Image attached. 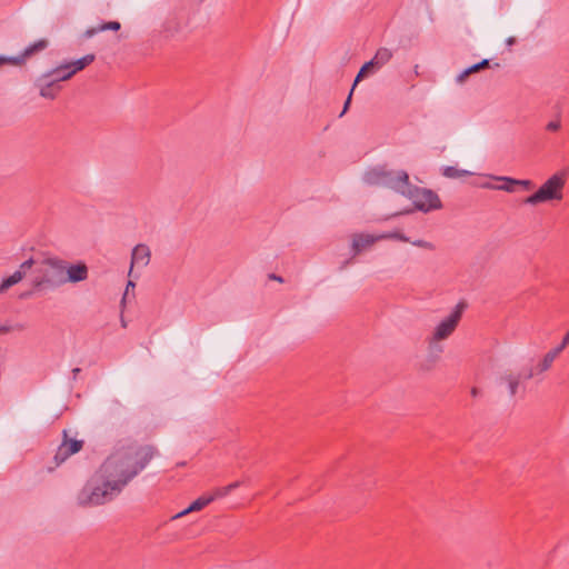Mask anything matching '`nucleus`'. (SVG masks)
<instances>
[{"label":"nucleus","mask_w":569,"mask_h":569,"mask_svg":"<svg viewBox=\"0 0 569 569\" xmlns=\"http://www.w3.org/2000/svg\"><path fill=\"white\" fill-rule=\"evenodd\" d=\"M160 455L154 445L136 441L117 448L78 495L81 506H101L119 496Z\"/></svg>","instance_id":"1"},{"label":"nucleus","mask_w":569,"mask_h":569,"mask_svg":"<svg viewBox=\"0 0 569 569\" xmlns=\"http://www.w3.org/2000/svg\"><path fill=\"white\" fill-rule=\"evenodd\" d=\"M64 260L48 257L36 260L32 271V287L36 291L52 290L63 286Z\"/></svg>","instance_id":"2"},{"label":"nucleus","mask_w":569,"mask_h":569,"mask_svg":"<svg viewBox=\"0 0 569 569\" xmlns=\"http://www.w3.org/2000/svg\"><path fill=\"white\" fill-rule=\"evenodd\" d=\"M367 182L391 189L402 196L410 186L409 174L405 170L372 169L367 173Z\"/></svg>","instance_id":"3"},{"label":"nucleus","mask_w":569,"mask_h":569,"mask_svg":"<svg viewBox=\"0 0 569 569\" xmlns=\"http://www.w3.org/2000/svg\"><path fill=\"white\" fill-rule=\"evenodd\" d=\"M566 172H557L531 196L525 199L526 204L537 206L548 201H560L563 198V189L566 186Z\"/></svg>","instance_id":"4"},{"label":"nucleus","mask_w":569,"mask_h":569,"mask_svg":"<svg viewBox=\"0 0 569 569\" xmlns=\"http://www.w3.org/2000/svg\"><path fill=\"white\" fill-rule=\"evenodd\" d=\"M405 197L412 201L413 209L405 210L401 213H411L413 210L429 212L442 207L441 200L435 191L426 188H419L411 183L408 190H406Z\"/></svg>","instance_id":"5"},{"label":"nucleus","mask_w":569,"mask_h":569,"mask_svg":"<svg viewBox=\"0 0 569 569\" xmlns=\"http://www.w3.org/2000/svg\"><path fill=\"white\" fill-rule=\"evenodd\" d=\"M465 308L466 303L459 302L453 309V311L442 321H440V323L436 327L433 335L429 340V348L431 350L436 347V343L438 341L445 340L453 333L459 321L461 320Z\"/></svg>","instance_id":"6"},{"label":"nucleus","mask_w":569,"mask_h":569,"mask_svg":"<svg viewBox=\"0 0 569 569\" xmlns=\"http://www.w3.org/2000/svg\"><path fill=\"white\" fill-rule=\"evenodd\" d=\"M82 447V440L69 439L67 430H63V441L58 447V450L53 457L56 467L64 462L70 456L79 452Z\"/></svg>","instance_id":"7"},{"label":"nucleus","mask_w":569,"mask_h":569,"mask_svg":"<svg viewBox=\"0 0 569 569\" xmlns=\"http://www.w3.org/2000/svg\"><path fill=\"white\" fill-rule=\"evenodd\" d=\"M50 74L42 73L36 79L34 86L39 89V94L44 99L53 100L61 91V84L56 83L49 78Z\"/></svg>","instance_id":"8"},{"label":"nucleus","mask_w":569,"mask_h":569,"mask_svg":"<svg viewBox=\"0 0 569 569\" xmlns=\"http://www.w3.org/2000/svg\"><path fill=\"white\" fill-rule=\"evenodd\" d=\"M88 278V267L84 262H78L76 264H68L64 260L63 263V284L67 282H80Z\"/></svg>","instance_id":"9"},{"label":"nucleus","mask_w":569,"mask_h":569,"mask_svg":"<svg viewBox=\"0 0 569 569\" xmlns=\"http://www.w3.org/2000/svg\"><path fill=\"white\" fill-rule=\"evenodd\" d=\"M49 42L47 39H39L34 43L28 46L23 52L17 57H7L8 63L13 66H21L24 61L32 57L33 54L44 50L48 47Z\"/></svg>","instance_id":"10"},{"label":"nucleus","mask_w":569,"mask_h":569,"mask_svg":"<svg viewBox=\"0 0 569 569\" xmlns=\"http://www.w3.org/2000/svg\"><path fill=\"white\" fill-rule=\"evenodd\" d=\"M34 263L36 260L33 258L23 261L17 271H14L10 277L2 280L0 284V291L7 290L10 287L14 286L16 283L20 282L27 274V271L32 269Z\"/></svg>","instance_id":"11"},{"label":"nucleus","mask_w":569,"mask_h":569,"mask_svg":"<svg viewBox=\"0 0 569 569\" xmlns=\"http://www.w3.org/2000/svg\"><path fill=\"white\" fill-rule=\"evenodd\" d=\"M558 356L559 353L555 349L548 351L542 358V360L537 365L536 369L531 368L528 370V372L525 373V380H529L533 376L549 370Z\"/></svg>","instance_id":"12"},{"label":"nucleus","mask_w":569,"mask_h":569,"mask_svg":"<svg viewBox=\"0 0 569 569\" xmlns=\"http://www.w3.org/2000/svg\"><path fill=\"white\" fill-rule=\"evenodd\" d=\"M150 261V249L146 244H137L131 253V267L129 274H131L133 266L146 267Z\"/></svg>","instance_id":"13"},{"label":"nucleus","mask_w":569,"mask_h":569,"mask_svg":"<svg viewBox=\"0 0 569 569\" xmlns=\"http://www.w3.org/2000/svg\"><path fill=\"white\" fill-rule=\"evenodd\" d=\"M522 379H525V375L522 376L521 373L506 372L500 377V382L506 383L510 397H515L521 387Z\"/></svg>","instance_id":"14"},{"label":"nucleus","mask_w":569,"mask_h":569,"mask_svg":"<svg viewBox=\"0 0 569 569\" xmlns=\"http://www.w3.org/2000/svg\"><path fill=\"white\" fill-rule=\"evenodd\" d=\"M377 240H380V238L371 234H356L352 240L353 256L372 246Z\"/></svg>","instance_id":"15"},{"label":"nucleus","mask_w":569,"mask_h":569,"mask_svg":"<svg viewBox=\"0 0 569 569\" xmlns=\"http://www.w3.org/2000/svg\"><path fill=\"white\" fill-rule=\"evenodd\" d=\"M44 74H50L49 78L58 84L73 77L68 63L60 64Z\"/></svg>","instance_id":"16"},{"label":"nucleus","mask_w":569,"mask_h":569,"mask_svg":"<svg viewBox=\"0 0 569 569\" xmlns=\"http://www.w3.org/2000/svg\"><path fill=\"white\" fill-rule=\"evenodd\" d=\"M213 500H214V497L201 496L198 499H196L188 508H186L184 510L174 515L172 517V519L174 520V519L181 518L190 512L199 511V510L203 509L206 506H208L209 503H211Z\"/></svg>","instance_id":"17"},{"label":"nucleus","mask_w":569,"mask_h":569,"mask_svg":"<svg viewBox=\"0 0 569 569\" xmlns=\"http://www.w3.org/2000/svg\"><path fill=\"white\" fill-rule=\"evenodd\" d=\"M94 59H96V56L93 53H89L76 61H71V62H67V63L69 64L72 74L74 76L78 71H81L86 67L91 64L94 61Z\"/></svg>","instance_id":"18"},{"label":"nucleus","mask_w":569,"mask_h":569,"mask_svg":"<svg viewBox=\"0 0 569 569\" xmlns=\"http://www.w3.org/2000/svg\"><path fill=\"white\" fill-rule=\"evenodd\" d=\"M392 58V51L388 48H379L375 54V57L371 59L375 63L376 69H380L382 66H385L387 62H389Z\"/></svg>","instance_id":"19"},{"label":"nucleus","mask_w":569,"mask_h":569,"mask_svg":"<svg viewBox=\"0 0 569 569\" xmlns=\"http://www.w3.org/2000/svg\"><path fill=\"white\" fill-rule=\"evenodd\" d=\"M498 180L502 181L503 183L502 184H499V186H495V184H490V183H487L485 184L486 188H489V189H493V190H502V191H507V192H513L515 191V187L517 186L516 183H509L507 180H515L513 178H509V177H499L497 178Z\"/></svg>","instance_id":"20"},{"label":"nucleus","mask_w":569,"mask_h":569,"mask_svg":"<svg viewBox=\"0 0 569 569\" xmlns=\"http://www.w3.org/2000/svg\"><path fill=\"white\" fill-rule=\"evenodd\" d=\"M489 63L490 61L488 59H483L481 60L480 62L478 63H475L473 66L469 67L468 69H466L459 77H458V80L459 81H462L467 76H469L470 73H473V72H478L485 68H488L489 67Z\"/></svg>","instance_id":"21"},{"label":"nucleus","mask_w":569,"mask_h":569,"mask_svg":"<svg viewBox=\"0 0 569 569\" xmlns=\"http://www.w3.org/2000/svg\"><path fill=\"white\" fill-rule=\"evenodd\" d=\"M442 174L446 177V178H450V179H457V178H461V177H465V176H468L469 172L466 171V170H462V169H458L453 166H447L442 169Z\"/></svg>","instance_id":"22"},{"label":"nucleus","mask_w":569,"mask_h":569,"mask_svg":"<svg viewBox=\"0 0 569 569\" xmlns=\"http://www.w3.org/2000/svg\"><path fill=\"white\" fill-rule=\"evenodd\" d=\"M372 69H376L375 68V63L372 60L366 62L359 70L356 79H355V82H353V88H356L357 83L363 79L368 72H370Z\"/></svg>","instance_id":"23"},{"label":"nucleus","mask_w":569,"mask_h":569,"mask_svg":"<svg viewBox=\"0 0 569 569\" xmlns=\"http://www.w3.org/2000/svg\"><path fill=\"white\" fill-rule=\"evenodd\" d=\"M380 239H396V240H399V241H402V242H408L409 239L406 234H403L402 232H390V233H385V234H381L379 236Z\"/></svg>","instance_id":"24"},{"label":"nucleus","mask_w":569,"mask_h":569,"mask_svg":"<svg viewBox=\"0 0 569 569\" xmlns=\"http://www.w3.org/2000/svg\"><path fill=\"white\" fill-rule=\"evenodd\" d=\"M99 26H100L101 32L107 31V30L118 31L121 28V24L118 21H109V22L101 23Z\"/></svg>","instance_id":"25"},{"label":"nucleus","mask_w":569,"mask_h":569,"mask_svg":"<svg viewBox=\"0 0 569 569\" xmlns=\"http://www.w3.org/2000/svg\"><path fill=\"white\" fill-rule=\"evenodd\" d=\"M509 183H516L517 186L522 187L525 190H532L535 188V183L531 180H507Z\"/></svg>","instance_id":"26"},{"label":"nucleus","mask_w":569,"mask_h":569,"mask_svg":"<svg viewBox=\"0 0 569 569\" xmlns=\"http://www.w3.org/2000/svg\"><path fill=\"white\" fill-rule=\"evenodd\" d=\"M411 243L419 248H423L427 250H435V246L431 242L422 240V239L415 240Z\"/></svg>","instance_id":"27"},{"label":"nucleus","mask_w":569,"mask_h":569,"mask_svg":"<svg viewBox=\"0 0 569 569\" xmlns=\"http://www.w3.org/2000/svg\"><path fill=\"white\" fill-rule=\"evenodd\" d=\"M568 345H569V330L566 332L565 337L562 338L561 343L553 349L557 350V352L560 355L567 348Z\"/></svg>","instance_id":"28"},{"label":"nucleus","mask_w":569,"mask_h":569,"mask_svg":"<svg viewBox=\"0 0 569 569\" xmlns=\"http://www.w3.org/2000/svg\"><path fill=\"white\" fill-rule=\"evenodd\" d=\"M227 495H229L227 488L226 487H220V488H217L213 491V493L209 495L208 497H214V500H216L217 498H222V497H224Z\"/></svg>","instance_id":"29"},{"label":"nucleus","mask_w":569,"mask_h":569,"mask_svg":"<svg viewBox=\"0 0 569 569\" xmlns=\"http://www.w3.org/2000/svg\"><path fill=\"white\" fill-rule=\"evenodd\" d=\"M353 90H355V88L352 87L350 92H349V94H348L347 100L345 101L343 109H342L341 113L339 114V117H342L347 112V110L349 109V106L351 103V98H352Z\"/></svg>","instance_id":"30"},{"label":"nucleus","mask_w":569,"mask_h":569,"mask_svg":"<svg viewBox=\"0 0 569 569\" xmlns=\"http://www.w3.org/2000/svg\"><path fill=\"white\" fill-rule=\"evenodd\" d=\"M99 32H101L100 26L87 29L83 36L86 38H91V37L96 36Z\"/></svg>","instance_id":"31"},{"label":"nucleus","mask_w":569,"mask_h":569,"mask_svg":"<svg viewBox=\"0 0 569 569\" xmlns=\"http://www.w3.org/2000/svg\"><path fill=\"white\" fill-rule=\"evenodd\" d=\"M561 124H560V121L556 120V121H550L546 129L549 130V131H558L560 129Z\"/></svg>","instance_id":"32"},{"label":"nucleus","mask_w":569,"mask_h":569,"mask_svg":"<svg viewBox=\"0 0 569 569\" xmlns=\"http://www.w3.org/2000/svg\"><path fill=\"white\" fill-rule=\"evenodd\" d=\"M136 284L133 281L129 280L128 283H127V288H126V291L123 293V297H122V302L126 301L128 295H129V289H134Z\"/></svg>","instance_id":"33"},{"label":"nucleus","mask_w":569,"mask_h":569,"mask_svg":"<svg viewBox=\"0 0 569 569\" xmlns=\"http://www.w3.org/2000/svg\"><path fill=\"white\" fill-rule=\"evenodd\" d=\"M239 486H240L239 481H236V482H232V483L226 486L228 493H230L233 489L238 488Z\"/></svg>","instance_id":"34"},{"label":"nucleus","mask_w":569,"mask_h":569,"mask_svg":"<svg viewBox=\"0 0 569 569\" xmlns=\"http://www.w3.org/2000/svg\"><path fill=\"white\" fill-rule=\"evenodd\" d=\"M269 278L279 282L283 281V279L280 276H277L274 273L269 274Z\"/></svg>","instance_id":"35"},{"label":"nucleus","mask_w":569,"mask_h":569,"mask_svg":"<svg viewBox=\"0 0 569 569\" xmlns=\"http://www.w3.org/2000/svg\"><path fill=\"white\" fill-rule=\"evenodd\" d=\"M470 392L472 397H477L480 393V390L477 387H472Z\"/></svg>","instance_id":"36"},{"label":"nucleus","mask_w":569,"mask_h":569,"mask_svg":"<svg viewBox=\"0 0 569 569\" xmlns=\"http://www.w3.org/2000/svg\"><path fill=\"white\" fill-rule=\"evenodd\" d=\"M8 63V58L0 56V66Z\"/></svg>","instance_id":"37"},{"label":"nucleus","mask_w":569,"mask_h":569,"mask_svg":"<svg viewBox=\"0 0 569 569\" xmlns=\"http://www.w3.org/2000/svg\"><path fill=\"white\" fill-rule=\"evenodd\" d=\"M31 293H32L31 291L23 292V293H21V296H20V297H21V298H28V297H30V296H31Z\"/></svg>","instance_id":"38"},{"label":"nucleus","mask_w":569,"mask_h":569,"mask_svg":"<svg viewBox=\"0 0 569 569\" xmlns=\"http://www.w3.org/2000/svg\"><path fill=\"white\" fill-rule=\"evenodd\" d=\"M79 372H80V368H74L72 370L73 377L76 378Z\"/></svg>","instance_id":"39"},{"label":"nucleus","mask_w":569,"mask_h":569,"mask_svg":"<svg viewBox=\"0 0 569 569\" xmlns=\"http://www.w3.org/2000/svg\"><path fill=\"white\" fill-rule=\"evenodd\" d=\"M9 330V328L7 327H0V332H7Z\"/></svg>","instance_id":"40"},{"label":"nucleus","mask_w":569,"mask_h":569,"mask_svg":"<svg viewBox=\"0 0 569 569\" xmlns=\"http://www.w3.org/2000/svg\"><path fill=\"white\" fill-rule=\"evenodd\" d=\"M515 39L513 38H509L508 39V43H513Z\"/></svg>","instance_id":"41"},{"label":"nucleus","mask_w":569,"mask_h":569,"mask_svg":"<svg viewBox=\"0 0 569 569\" xmlns=\"http://www.w3.org/2000/svg\"><path fill=\"white\" fill-rule=\"evenodd\" d=\"M347 264H348V261H345L343 266H341V269H345V266H347Z\"/></svg>","instance_id":"42"},{"label":"nucleus","mask_w":569,"mask_h":569,"mask_svg":"<svg viewBox=\"0 0 569 569\" xmlns=\"http://www.w3.org/2000/svg\"><path fill=\"white\" fill-rule=\"evenodd\" d=\"M347 264H348V261H345L343 266H341V269H345V266H347Z\"/></svg>","instance_id":"43"},{"label":"nucleus","mask_w":569,"mask_h":569,"mask_svg":"<svg viewBox=\"0 0 569 569\" xmlns=\"http://www.w3.org/2000/svg\"><path fill=\"white\" fill-rule=\"evenodd\" d=\"M347 264H348V261H345L343 266H341V269H345V266H347Z\"/></svg>","instance_id":"44"}]
</instances>
